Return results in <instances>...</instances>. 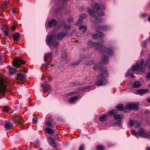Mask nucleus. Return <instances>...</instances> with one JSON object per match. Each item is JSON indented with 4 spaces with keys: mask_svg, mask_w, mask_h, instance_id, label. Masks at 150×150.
<instances>
[{
    "mask_svg": "<svg viewBox=\"0 0 150 150\" xmlns=\"http://www.w3.org/2000/svg\"><path fill=\"white\" fill-rule=\"evenodd\" d=\"M93 68L94 69H101L102 67L101 66H99L98 64H96L94 66Z\"/></svg>",
    "mask_w": 150,
    "mask_h": 150,
    "instance_id": "43",
    "label": "nucleus"
},
{
    "mask_svg": "<svg viewBox=\"0 0 150 150\" xmlns=\"http://www.w3.org/2000/svg\"><path fill=\"white\" fill-rule=\"evenodd\" d=\"M45 131L47 133L51 135H52V134H53L54 133V131L52 129L48 127L45 128Z\"/></svg>",
    "mask_w": 150,
    "mask_h": 150,
    "instance_id": "22",
    "label": "nucleus"
},
{
    "mask_svg": "<svg viewBox=\"0 0 150 150\" xmlns=\"http://www.w3.org/2000/svg\"><path fill=\"white\" fill-rule=\"evenodd\" d=\"M52 58V53L51 52H49L45 54L44 56V60L45 62H46L47 59H50Z\"/></svg>",
    "mask_w": 150,
    "mask_h": 150,
    "instance_id": "18",
    "label": "nucleus"
},
{
    "mask_svg": "<svg viewBox=\"0 0 150 150\" xmlns=\"http://www.w3.org/2000/svg\"><path fill=\"white\" fill-rule=\"evenodd\" d=\"M147 15V14L146 13H144L143 14H142L141 15V16L142 17H144L146 16Z\"/></svg>",
    "mask_w": 150,
    "mask_h": 150,
    "instance_id": "53",
    "label": "nucleus"
},
{
    "mask_svg": "<svg viewBox=\"0 0 150 150\" xmlns=\"http://www.w3.org/2000/svg\"><path fill=\"white\" fill-rule=\"evenodd\" d=\"M131 132L132 134L134 135H136L137 134L135 130H131Z\"/></svg>",
    "mask_w": 150,
    "mask_h": 150,
    "instance_id": "47",
    "label": "nucleus"
},
{
    "mask_svg": "<svg viewBox=\"0 0 150 150\" xmlns=\"http://www.w3.org/2000/svg\"><path fill=\"white\" fill-rule=\"evenodd\" d=\"M147 42L146 41H145L143 42L142 43V46H143L144 47H145L147 45Z\"/></svg>",
    "mask_w": 150,
    "mask_h": 150,
    "instance_id": "49",
    "label": "nucleus"
},
{
    "mask_svg": "<svg viewBox=\"0 0 150 150\" xmlns=\"http://www.w3.org/2000/svg\"><path fill=\"white\" fill-rule=\"evenodd\" d=\"M106 51L109 55L112 56L113 54V50L110 48H108Z\"/></svg>",
    "mask_w": 150,
    "mask_h": 150,
    "instance_id": "26",
    "label": "nucleus"
},
{
    "mask_svg": "<svg viewBox=\"0 0 150 150\" xmlns=\"http://www.w3.org/2000/svg\"><path fill=\"white\" fill-rule=\"evenodd\" d=\"M149 91L147 89H139L137 91V93L139 95H142Z\"/></svg>",
    "mask_w": 150,
    "mask_h": 150,
    "instance_id": "20",
    "label": "nucleus"
},
{
    "mask_svg": "<svg viewBox=\"0 0 150 150\" xmlns=\"http://www.w3.org/2000/svg\"><path fill=\"white\" fill-rule=\"evenodd\" d=\"M138 103H132L127 104L125 106V108L128 110H139Z\"/></svg>",
    "mask_w": 150,
    "mask_h": 150,
    "instance_id": "6",
    "label": "nucleus"
},
{
    "mask_svg": "<svg viewBox=\"0 0 150 150\" xmlns=\"http://www.w3.org/2000/svg\"><path fill=\"white\" fill-rule=\"evenodd\" d=\"M13 40L15 41H17L20 38V35L19 33H17L14 35L13 36Z\"/></svg>",
    "mask_w": 150,
    "mask_h": 150,
    "instance_id": "25",
    "label": "nucleus"
},
{
    "mask_svg": "<svg viewBox=\"0 0 150 150\" xmlns=\"http://www.w3.org/2000/svg\"><path fill=\"white\" fill-rule=\"evenodd\" d=\"M113 117L116 120L121 119L122 118V116L120 114H116L113 115Z\"/></svg>",
    "mask_w": 150,
    "mask_h": 150,
    "instance_id": "30",
    "label": "nucleus"
},
{
    "mask_svg": "<svg viewBox=\"0 0 150 150\" xmlns=\"http://www.w3.org/2000/svg\"><path fill=\"white\" fill-rule=\"evenodd\" d=\"M104 147L102 145L98 146L97 148V150H104Z\"/></svg>",
    "mask_w": 150,
    "mask_h": 150,
    "instance_id": "42",
    "label": "nucleus"
},
{
    "mask_svg": "<svg viewBox=\"0 0 150 150\" xmlns=\"http://www.w3.org/2000/svg\"><path fill=\"white\" fill-rule=\"evenodd\" d=\"M9 110V108L8 106H4L3 107V111L5 112H7Z\"/></svg>",
    "mask_w": 150,
    "mask_h": 150,
    "instance_id": "41",
    "label": "nucleus"
},
{
    "mask_svg": "<svg viewBox=\"0 0 150 150\" xmlns=\"http://www.w3.org/2000/svg\"><path fill=\"white\" fill-rule=\"evenodd\" d=\"M92 38L93 39L100 38L103 35V34L102 32H99L97 34H95L94 35L92 34Z\"/></svg>",
    "mask_w": 150,
    "mask_h": 150,
    "instance_id": "17",
    "label": "nucleus"
},
{
    "mask_svg": "<svg viewBox=\"0 0 150 150\" xmlns=\"http://www.w3.org/2000/svg\"><path fill=\"white\" fill-rule=\"evenodd\" d=\"M2 30L4 33V34L6 36H8V32H9V30L5 25H4L2 28Z\"/></svg>",
    "mask_w": 150,
    "mask_h": 150,
    "instance_id": "19",
    "label": "nucleus"
},
{
    "mask_svg": "<svg viewBox=\"0 0 150 150\" xmlns=\"http://www.w3.org/2000/svg\"><path fill=\"white\" fill-rule=\"evenodd\" d=\"M145 132V130L142 128H140L138 131V133L140 136H142Z\"/></svg>",
    "mask_w": 150,
    "mask_h": 150,
    "instance_id": "29",
    "label": "nucleus"
},
{
    "mask_svg": "<svg viewBox=\"0 0 150 150\" xmlns=\"http://www.w3.org/2000/svg\"><path fill=\"white\" fill-rule=\"evenodd\" d=\"M146 150H150V147H146Z\"/></svg>",
    "mask_w": 150,
    "mask_h": 150,
    "instance_id": "62",
    "label": "nucleus"
},
{
    "mask_svg": "<svg viewBox=\"0 0 150 150\" xmlns=\"http://www.w3.org/2000/svg\"><path fill=\"white\" fill-rule=\"evenodd\" d=\"M91 11L89 7L87 8L88 12L91 16L90 20L95 23H100L101 21V18L99 17L96 15L99 16H103L104 13L101 10V8L99 7V4L96 2H93L91 5Z\"/></svg>",
    "mask_w": 150,
    "mask_h": 150,
    "instance_id": "1",
    "label": "nucleus"
},
{
    "mask_svg": "<svg viewBox=\"0 0 150 150\" xmlns=\"http://www.w3.org/2000/svg\"><path fill=\"white\" fill-rule=\"evenodd\" d=\"M4 6H5V7H6V6L7 5V2L6 1H4Z\"/></svg>",
    "mask_w": 150,
    "mask_h": 150,
    "instance_id": "59",
    "label": "nucleus"
},
{
    "mask_svg": "<svg viewBox=\"0 0 150 150\" xmlns=\"http://www.w3.org/2000/svg\"><path fill=\"white\" fill-rule=\"evenodd\" d=\"M47 140L50 145L53 147H56L57 143L55 142L54 139L51 137H49L47 138Z\"/></svg>",
    "mask_w": 150,
    "mask_h": 150,
    "instance_id": "10",
    "label": "nucleus"
},
{
    "mask_svg": "<svg viewBox=\"0 0 150 150\" xmlns=\"http://www.w3.org/2000/svg\"><path fill=\"white\" fill-rule=\"evenodd\" d=\"M123 106V105L122 104H119L117 105L116 108L118 110L120 111H123L125 109Z\"/></svg>",
    "mask_w": 150,
    "mask_h": 150,
    "instance_id": "31",
    "label": "nucleus"
},
{
    "mask_svg": "<svg viewBox=\"0 0 150 150\" xmlns=\"http://www.w3.org/2000/svg\"><path fill=\"white\" fill-rule=\"evenodd\" d=\"M102 62L103 64H106L108 63V59L107 55H104L102 58Z\"/></svg>",
    "mask_w": 150,
    "mask_h": 150,
    "instance_id": "21",
    "label": "nucleus"
},
{
    "mask_svg": "<svg viewBox=\"0 0 150 150\" xmlns=\"http://www.w3.org/2000/svg\"><path fill=\"white\" fill-rule=\"evenodd\" d=\"M13 12L14 13H18V11H17L16 10V9H14L13 10Z\"/></svg>",
    "mask_w": 150,
    "mask_h": 150,
    "instance_id": "60",
    "label": "nucleus"
},
{
    "mask_svg": "<svg viewBox=\"0 0 150 150\" xmlns=\"http://www.w3.org/2000/svg\"><path fill=\"white\" fill-rule=\"evenodd\" d=\"M80 63V62L78 60L77 61L73 62L70 65L71 66H76L79 64Z\"/></svg>",
    "mask_w": 150,
    "mask_h": 150,
    "instance_id": "35",
    "label": "nucleus"
},
{
    "mask_svg": "<svg viewBox=\"0 0 150 150\" xmlns=\"http://www.w3.org/2000/svg\"><path fill=\"white\" fill-rule=\"evenodd\" d=\"M78 96H74L72 97L69 100V101L71 103H74L75 101L78 100Z\"/></svg>",
    "mask_w": 150,
    "mask_h": 150,
    "instance_id": "23",
    "label": "nucleus"
},
{
    "mask_svg": "<svg viewBox=\"0 0 150 150\" xmlns=\"http://www.w3.org/2000/svg\"><path fill=\"white\" fill-rule=\"evenodd\" d=\"M101 72L100 76H98L97 81V84L98 86H102L105 84L107 82L106 80L102 79L101 77L106 78L108 76V74L106 69H102L100 70Z\"/></svg>",
    "mask_w": 150,
    "mask_h": 150,
    "instance_id": "4",
    "label": "nucleus"
},
{
    "mask_svg": "<svg viewBox=\"0 0 150 150\" xmlns=\"http://www.w3.org/2000/svg\"><path fill=\"white\" fill-rule=\"evenodd\" d=\"M117 110H114L110 111L108 113V114L109 115H113L114 114L117 113Z\"/></svg>",
    "mask_w": 150,
    "mask_h": 150,
    "instance_id": "33",
    "label": "nucleus"
},
{
    "mask_svg": "<svg viewBox=\"0 0 150 150\" xmlns=\"http://www.w3.org/2000/svg\"><path fill=\"white\" fill-rule=\"evenodd\" d=\"M140 85L139 82L136 81L133 83L132 86V87L134 88H136L139 87Z\"/></svg>",
    "mask_w": 150,
    "mask_h": 150,
    "instance_id": "27",
    "label": "nucleus"
},
{
    "mask_svg": "<svg viewBox=\"0 0 150 150\" xmlns=\"http://www.w3.org/2000/svg\"><path fill=\"white\" fill-rule=\"evenodd\" d=\"M9 73L10 74H15L16 71V70L13 68H11L9 69Z\"/></svg>",
    "mask_w": 150,
    "mask_h": 150,
    "instance_id": "34",
    "label": "nucleus"
},
{
    "mask_svg": "<svg viewBox=\"0 0 150 150\" xmlns=\"http://www.w3.org/2000/svg\"><path fill=\"white\" fill-rule=\"evenodd\" d=\"M73 21V19L72 18H69L68 19V21L69 23Z\"/></svg>",
    "mask_w": 150,
    "mask_h": 150,
    "instance_id": "56",
    "label": "nucleus"
},
{
    "mask_svg": "<svg viewBox=\"0 0 150 150\" xmlns=\"http://www.w3.org/2000/svg\"><path fill=\"white\" fill-rule=\"evenodd\" d=\"M108 119V116L106 115H104L100 117L99 119L101 122L105 121Z\"/></svg>",
    "mask_w": 150,
    "mask_h": 150,
    "instance_id": "24",
    "label": "nucleus"
},
{
    "mask_svg": "<svg viewBox=\"0 0 150 150\" xmlns=\"http://www.w3.org/2000/svg\"><path fill=\"white\" fill-rule=\"evenodd\" d=\"M16 29L15 27L14 26H13L11 27V29L13 31H14Z\"/></svg>",
    "mask_w": 150,
    "mask_h": 150,
    "instance_id": "57",
    "label": "nucleus"
},
{
    "mask_svg": "<svg viewBox=\"0 0 150 150\" xmlns=\"http://www.w3.org/2000/svg\"><path fill=\"white\" fill-rule=\"evenodd\" d=\"M84 147L83 145L81 146L79 149V150H83L84 149Z\"/></svg>",
    "mask_w": 150,
    "mask_h": 150,
    "instance_id": "51",
    "label": "nucleus"
},
{
    "mask_svg": "<svg viewBox=\"0 0 150 150\" xmlns=\"http://www.w3.org/2000/svg\"><path fill=\"white\" fill-rule=\"evenodd\" d=\"M130 71L129 70L127 71V74H126V76H129Z\"/></svg>",
    "mask_w": 150,
    "mask_h": 150,
    "instance_id": "54",
    "label": "nucleus"
},
{
    "mask_svg": "<svg viewBox=\"0 0 150 150\" xmlns=\"http://www.w3.org/2000/svg\"><path fill=\"white\" fill-rule=\"evenodd\" d=\"M144 62L143 60L142 59L141 63L139 65V62H137L136 63V65H135L131 67L132 70L133 71H134L136 70H137V71H142V72H144L145 69V66L148 64L149 62L148 61H146L144 65L143 66Z\"/></svg>",
    "mask_w": 150,
    "mask_h": 150,
    "instance_id": "5",
    "label": "nucleus"
},
{
    "mask_svg": "<svg viewBox=\"0 0 150 150\" xmlns=\"http://www.w3.org/2000/svg\"><path fill=\"white\" fill-rule=\"evenodd\" d=\"M25 63V61H22L21 59L19 57H17L13 61L14 65L17 68L19 67L22 64H24Z\"/></svg>",
    "mask_w": 150,
    "mask_h": 150,
    "instance_id": "7",
    "label": "nucleus"
},
{
    "mask_svg": "<svg viewBox=\"0 0 150 150\" xmlns=\"http://www.w3.org/2000/svg\"><path fill=\"white\" fill-rule=\"evenodd\" d=\"M26 75L22 73L17 74V79L20 81H23L25 78Z\"/></svg>",
    "mask_w": 150,
    "mask_h": 150,
    "instance_id": "13",
    "label": "nucleus"
},
{
    "mask_svg": "<svg viewBox=\"0 0 150 150\" xmlns=\"http://www.w3.org/2000/svg\"><path fill=\"white\" fill-rule=\"evenodd\" d=\"M83 8L82 7H80L79 8V10L81 11L82 10H83Z\"/></svg>",
    "mask_w": 150,
    "mask_h": 150,
    "instance_id": "64",
    "label": "nucleus"
},
{
    "mask_svg": "<svg viewBox=\"0 0 150 150\" xmlns=\"http://www.w3.org/2000/svg\"><path fill=\"white\" fill-rule=\"evenodd\" d=\"M78 93V91H75L74 92H71L70 93L69 95H72L73 94H76Z\"/></svg>",
    "mask_w": 150,
    "mask_h": 150,
    "instance_id": "48",
    "label": "nucleus"
},
{
    "mask_svg": "<svg viewBox=\"0 0 150 150\" xmlns=\"http://www.w3.org/2000/svg\"><path fill=\"white\" fill-rule=\"evenodd\" d=\"M43 88L44 92H46L49 91L50 89V87L49 86L46 85Z\"/></svg>",
    "mask_w": 150,
    "mask_h": 150,
    "instance_id": "38",
    "label": "nucleus"
},
{
    "mask_svg": "<svg viewBox=\"0 0 150 150\" xmlns=\"http://www.w3.org/2000/svg\"><path fill=\"white\" fill-rule=\"evenodd\" d=\"M57 23V21L54 19H52L49 21L48 22V25L49 27H51L55 26Z\"/></svg>",
    "mask_w": 150,
    "mask_h": 150,
    "instance_id": "16",
    "label": "nucleus"
},
{
    "mask_svg": "<svg viewBox=\"0 0 150 150\" xmlns=\"http://www.w3.org/2000/svg\"><path fill=\"white\" fill-rule=\"evenodd\" d=\"M87 77H85L83 78V80L82 81V82H81V83H84V82H85V83H84V84H85L86 82V79H87Z\"/></svg>",
    "mask_w": 150,
    "mask_h": 150,
    "instance_id": "50",
    "label": "nucleus"
},
{
    "mask_svg": "<svg viewBox=\"0 0 150 150\" xmlns=\"http://www.w3.org/2000/svg\"><path fill=\"white\" fill-rule=\"evenodd\" d=\"M66 35V34L63 32L58 33L57 37L55 35L52 34L47 37L46 42L50 45H54L55 47H57L59 42L57 40V38L59 40L62 39Z\"/></svg>",
    "mask_w": 150,
    "mask_h": 150,
    "instance_id": "2",
    "label": "nucleus"
},
{
    "mask_svg": "<svg viewBox=\"0 0 150 150\" xmlns=\"http://www.w3.org/2000/svg\"><path fill=\"white\" fill-rule=\"evenodd\" d=\"M146 100L148 103H150V97L147 98Z\"/></svg>",
    "mask_w": 150,
    "mask_h": 150,
    "instance_id": "58",
    "label": "nucleus"
},
{
    "mask_svg": "<svg viewBox=\"0 0 150 150\" xmlns=\"http://www.w3.org/2000/svg\"><path fill=\"white\" fill-rule=\"evenodd\" d=\"M146 80L148 81H149L150 79V72H148V73L147 74L146 76Z\"/></svg>",
    "mask_w": 150,
    "mask_h": 150,
    "instance_id": "44",
    "label": "nucleus"
},
{
    "mask_svg": "<svg viewBox=\"0 0 150 150\" xmlns=\"http://www.w3.org/2000/svg\"><path fill=\"white\" fill-rule=\"evenodd\" d=\"M5 84V81L4 79L0 77V89L4 87Z\"/></svg>",
    "mask_w": 150,
    "mask_h": 150,
    "instance_id": "28",
    "label": "nucleus"
},
{
    "mask_svg": "<svg viewBox=\"0 0 150 150\" xmlns=\"http://www.w3.org/2000/svg\"><path fill=\"white\" fill-rule=\"evenodd\" d=\"M93 64V62L90 61H87L85 62V64L87 65H91Z\"/></svg>",
    "mask_w": 150,
    "mask_h": 150,
    "instance_id": "39",
    "label": "nucleus"
},
{
    "mask_svg": "<svg viewBox=\"0 0 150 150\" xmlns=\"http://www.w3.org/2000/svg\"><path fill=\"white\" fill-rule=\"evenodd\" d=\"M4 7H1V10H3L4 8Z\"/></svg>",
    "mask_w": 150,
    "mask_h": 150,
    "instance_id": "63",
    "label": "nucleus"
},
{
    "mask_svg": "<svg viewBox=\"0 0 150 150\" xmlns=\"http://www.w3.org/2000/svg\"><path fill=\"white\" fill-rule=\"evenodd\" d=\"M5 127L7 129H10L13 127V124L10 121H6L5 123Z\"/></svg>",
    "mask_w": 150,
    "mask_h": 150,
    "instance_id": "12",
    "label": "nucleus"
},
{
    "mask_svg": "<svg viewBox=\"0 0 150 150\" xmlns=\"http://www.w3.org/2000/svg\"><path fill=\"white\" fill-rule=\"evenodd\" d=\"M87 16L86 14H82L80 16L78 22L75 23L76 25H80L83 22V19L85 18Z\"/></svg>",
    "mask_w": 150,
    "mask_h": 150,
    "instance_id": "11",
    "label": "nucleus"
},
{
    "mask_svg": "<svg viewBox=\"0 0 150 150\" xmlns=\"http://www.w3.org/2000/svg\"><path fill=\"white\" fill-rule=\"evenodd\" d=\"M79 29L80 30H82V32L84 33H85L87 30L86 27L83 25L81 26L79 28Z\"/></svg>",
    "mask_w": 150,
    "mask_h": 150,
    "instance_id": "32",
    "label": "nucleus"
},
{
    "mask_svg": "<svg viewBox=\"0 0 150 150\" xmlns=\"http://www.w3.org/2000/svg\"><path fill=\"white\" fill-rule=\"evenodd\" d=\"M84 83H81V81H77L75 82H71L70 83V85L75 86H82L84 85Z\"/></svg>",
    "mask_w": 150,
    "mask_h": 150,
    "instance_id": "15",
    "label": "nucleus"
},
{
    "mask_svg": "<svg viewBox=\"0 0 150 150\" xmlns=\"http://www.w3.org/2000/svg\"><path fill=\"white\" fill-rule=\"evenodd\" d=\"M129 125L130 126H134L136 127H139L141 126L140 122L135 120H132L131 118L129 119Z\"/></svg>",
    "mask_w": 150,
    "mask_h": 150,
    "instance_id": "8",
    "label": "nucleus"
},
{
    "mask_svg": "<svg viewBox=\"0 0 150 150\" xmlns=\"http://www.w3.org/2000/svg\"><path fill=\"white\" fill-rule=\"evenodd\" d=\"M86 58V57L84 55H81L80 58L78 60L80 62L83 60H84Z\"/></svg>",
    "mask_w": 150,
    "mask_h": 150,
    "instance_id": "36",
    "label": "nucleus"
},
{
    "mask_svg": "<svg viewBox=\"0 0 150 150\" xmlns=\"http://www.w3.org/2000/svg\"><path fill=\"white\" fill-rule=\"evenodd\" d=\"M142 136L144 138H149V135L147 134H144Z\"/></svg>",
    "mask_w": 150,
    "mask_h": 150,
    "instance_id": "46",
    "label": "nucleus"
},
{
    "mask_svg": "<svg viewBox=\"0 0 150 150\" xmlns=\"http://www.w3.org/2000/svg\"><path fill=\"white\" fill-rule=\"evenodd\" d=\"M110 29V28L109 27L105 25H103L98 27L96 30L97 31L99 30L104 31L108 30Z\"/></svg>",
    "mask_w": 150,
    "mask_h": 150,
    "instance_id": "14",
    "label": "nucleus"
},
{
    "mask_svg": "<svg viewBox=\"0 0 150 150\" xmlns=\"http://www.w3.org/2000/svg\"><path fill=\"white\" fill-rule=\"evenodd\" d=\"M131 76L132 78H134L135 77V76L133 75V73H131Z\"/></svg>",
    "mask_w": 150,
    "mask_h": 150,
    "instance_id": "61",
    "label": "nucleus"
},
{
    "mask_svg": "<svg viewBox=\"0 0 150 150\" xmlns=\"http://www.w3.org/2000/svg\"><path fill=\"white\" fill-rule=\"evenodd\" d=\"M15 49L14 48L13 49L12 48H11L9 50L11 52L13 53L15 51Z\"/></svg>",
    "mask_w": 150,
    "mask_h": 150,
    "instance_id": "52",
    "label": "nucleus"
},
{
    "mask_svg": "<svg viewBox=\"0 0 150 150\" xmlns=\"http://www.w3.org/2000/svg\"><path fill=\"white\" fill-rule=\"evenodd\" d=\"M46 125L51 128H53L54 127L53 125L50 121H48L45 123V125Z\"/></svg>",
    "mask_w": 150,
    "mask_h": 150,
    "instance_id": "37",
    "label": "nucleus"
},
{
    "mask_svg": "<svg viewBox=\"0 0 150 150\" xmlns=\"http://www.w3.org/2000/svg\"><path fill=\"white\" fill-rule=\"evenodd\" d=\"M104 43L103 41H98L93 43L91 41H89L88 42L87 45L90 47L92 46L98 50L99 52L103 53L105 50V47L103 46Z\"/></svg>",
    "mask_w": 150,
    "mask_h": 150,
    "instance_id": "3",
    "label": "nucleus"
},
{
    "mask_svg": "<svg viewBox=\"0 0 150 150\" xmlns=\"http://www.w3.org/2000/svg\"><path fill=\"white\" fill-rule=\"evenodd\" d=\"M38 118L36 117H34L33 119V123L34 124H36L37 122Z\"/></svg>",
    "mask_w": 150,
    "mask_h": 150,
    "instance_id": "45",
    "label": "nucleus"
},
{
    "mask_svg": "<svg viewBox=\"0 0 150 150\" xmlns=\"http://www.w3.org/2000/svg\"><path fill=\"white\" fill-rule=\"evenodd\" d=\"M88 87L86 86V87H80L78 89L79 91H84L88 88Z\"/></svg>",
    "mask_w": 150,
    "mask_h": 150,
    "instance_id": "40",
    "label": "nucleus"
},
{
    "mask_svg": "<svg viewBox=\"0 0 150 150\" xmlns=\"http://www.w3.org/2000/svg\"><path fill=\"white\" fill-rule=\"evenodd\" d=\"M49 63H47L45 65V67L46 69H48L49 68Z\"/></svg>",
    "mask_w": 150,
    "mask_h": 150,
    "instance_id": "55",
    "label": "nucleus"
},
{
    "mask_svg": "<svg viewBox=\"0 0 150 150\" xmlns=\"http://www.w3.org/2000/svg\"><path fill=\"white\" fill-rule=\"evenodd\" d=\"M13 120L15 123L19 124H21L23 122L22 117L17 116H15L13 117Z\"/></svg>",
    "mask_w": 150,
    "mask_h": 150,
    "instance_id": "9",
    "label": "nucleus"
}]
</instances>
